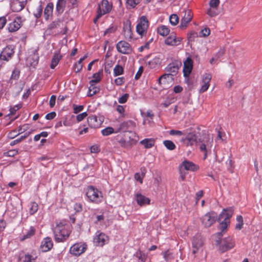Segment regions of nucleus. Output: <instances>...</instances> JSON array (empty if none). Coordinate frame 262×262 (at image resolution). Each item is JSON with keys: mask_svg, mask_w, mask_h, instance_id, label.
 Segmentation results:
<instances>
[{"mask_svg": "<svg viewBox=\"0 0 262 262\" xmlns=\"http://www.w3.org/2000/svg\"><path fill=\"white\" fill-rule=\"evenodd\" d=\"M141 1V0H126V3L127 7L129 8H134Z\"/></svg>", "mask_w": 262, "mask_h": 262, "instance_id": "42", "label": "nucleus"}, {"mask_svg": "<svg viewBox=\"0 0 262 262\" xmlns=\"http://www.w3.org/2000/svg\"><path fill=\"white\" fill-rule=\"evenodd\" d=\"M61 57L62 56L59 53H56L54 55L50 64L51 69H54L56 67L61 59Z\"/></svg>", "mask_w": 262, "mask_h": 262, "instance_id": "30", "label": "nucleus"}, {"mask_svg": "<svg viewBox=\"0 0 262 262\" xmlns=\"http://www.w3.org/2000/svg\"><path fill=\"white\" fill-rule=\"evenodd\" d=\"M163 255L165 261H169L173 260V254L169 250H167L163 252Z\"/></svg>", "mask_w": 262, "mask_h": 262, "instance_id": "46", "label": "nucleus"}, {"mask_svg": "<svg viewBox=\"0 0 262 262\" xmlns=\"http://www.w3.org/2000/svg\"><path fill=\"white\" fill-rule=\"evenodd\" d=\"M28 136V135H24V136H21L19 138H17V139H16V140L13 141L12 142H11V143H10V145H15L16 144H17L18 143L21 142L22 140H23L24 139L26 138Z\"/></svg>", "mask_w": 262, "mask_h": 262, "instance_id": "54", "label": "nucleus"}, {"mask_svg": "<svg viewBox=\"0 0 262 262\" xmlns=\"http://www.w3.org/2000/svg\"><path fill=\"white\" fill-rule=\"evenodd\" d=\"M124 69L121 66L116 65L114 69V75L117 76L123 74Z\"/></svg>", "mask_w": 262, "mask_h": 262, "instance_id": "41", "label": "nucleus"}, {"mask_svg": "<svg viewBox=\"0 0 262 262\" xmlns=\"http://www.w3.org/2000/svg\"><path fill=\"white\" fill-rule=\"evenodd\" d=\"M61 24H62V22H61L60 20H57V21H53L50 24V28L54 29V28H56L59 27H60Z\"/></svg>", "mask_w": 262, "mask_h": 262, "instance_id": "55", "label": "nucleus"}, {"mask_svg": "<svg viewBox=\"0 0 262 262\" xmlns=\"http://www.w3.org/2000/svg\"><path fill=\"white\" fill-rule=\"evenodd\" d=\"M19 134V133H17V130L14 129L9 133L8 136L10 139H13Z\"/></svg>", "mask_w": 262, "mask_h": 262, "instance_id": "61", "label": "nucleus"}, {"mask_svg": "<svg viewBox=\"0 0 262 262\" xmlns=\"http://www.w3.org/2000/svg\"><path fill=\"white\" fill-rule=\"evenodd\" d=\"M101 132L103 136H107L114 133L115 130L112 127H107L101 130Z\"/></svg>", "mask_w": 262, "mask_h": 262, "instance_id": "43", "label": "nucleus"}, {"mask_svg": "<svg viewBox=\"0 0 262 262\" xmlns=\"http://www.w3.org/2000/svg\"><path fill=\"white\" fill-rule=\"evenodd\" d=\"M87 121L89 125L92 128L99 127L101 124V121L95 115L90 116L87 119Z\"/></svg>", "mask_w": 262, "mask_h": 262, "instance_id": "24", "label": "nucleus"}, {"mask_svg": "<svg viewBox=\"0 0 262 262\" xmlns=\"http://www.w3.org/2000/svg\"><path fill=\"white\" fill-rule=\"evenodd\" d=\"M136 126V123L132 120H127L122 122L119 127V129L125 132L129 129L134 128Z\"/></svg>", "mask_w": 262, "mask_h": 262, "instance_id": "26", "label": "nucleus"}, {"mask_svg": "<svg viewBox=\"0 0 262 262\" xmlns=\"http://www.w3.org/2000/svg\"><path fill=\"white\" fill-rule=\"evenodd\" d=\"M20 27V24L18 20H14L9 24L8 29L10 32L17 31Z\"/></svg>", "mask_w": 262, "mask_h": 262, "instance_id": "31", "label": "nucleus"}, {"mask_svg": "<svg viewBox=\"0 0 262 262\" xmlns=\"http://www.w3.org/2000/svg\"><path fill=\"white\" fill-rule=\"evenodd\" d=\"M141 172H137L135 174L134 178L137 181L139 182L141 184L143 183V179L145 175L146 170L145 168L141 169Z\"/></svg>", "mask_w": 262, "mask_h": 262, "instance_id": "35", "label": "nucleus"}, {"mask_svg": "<svg viewBox=\"0 0 262 262\" xmlns=\"http://www.w3.org/2000/svg\"><path fill=\"white\" fill-rule=\"evenodd\" d=\"M219 245V250L224 252L233 248L235 245L234 240L230 236L223 238L220 242L217 241Z\"/></svg>", "mask_w": 262, "mask_h": 262, "instance_id": "4", "label": "nucleus"}, {"mask_svg": "<svg viewBox=\"0 0 262 262\" xmlns=\"http://www.w3.org/2000/svg\"><path fill=\"white\" fill-rule=\"evenodd\" d=\"M102 74V70H100L98 72L94 73L93 75V79L90 81V83H97L99 82L101 79Z\"/></svg>", "mask_w": 262, "mask_h": 262, "instance_id": "34", "label": "nucleus"}, {"mask_svg": "<svg viewBox=\"0 0 262 262\" xmlns=\"http://www.w3.org/2000/svg\"><path fill=\"white\" fill-rule=\"evenodd\" d=\"M220 4V0H210L209 7L206 11L207 14L211 17H214L220 14L219 6Z\"/></svg>", "mask_w": 262, "mask_h": 262, "instance_id": "8", "label": "nucleus"}, {"mask_svg": "<svg viewBox=\"0 0 262 262\" xmlns=\"http://www.w3.org/2000/svg\"><path fill=\"white\" fill-rule=\"evenodd\" d=\"M87 248V245L84 243L74 244L70 249V253L75 256H79L84 253Z\"/></svg>", "mask_w": 262, "mask_h": 262, "instance_id": "10", "label": "nucleus"}, {"mask_svg": "<svg viewBox=\"0 0 262 262\" xmlns=\"http://www.w3.org/2000/svg\"><path fill=\"white\" fill-rule=\"evenodd\" d=\"M88 114L86 112H83L81 114H78L76 117V119L78 122L82 121L86 116Z\"/></svg>", "mask_w": 262, "mask_h": 262, "instance_id": "58", "label": "nucleus"}, {"mask_svg": "<svg viewBox=\"0 0 262 262\" xmlns=\"http://www.w3.org/2000/svg\"><path fill=\"white\" fill-rule=\"evenodd\" d=\"M135 200L138 205L140 206H144L149 205L150 200L149 198L142 195L141 193H137L135 194Z\"/></svg>", "mask_w": 262, "mask_h": 262, "instance_id": "18", "label": "nucleus"}, {"mask_svg": "<svg viewBox=\"0 0 262 262\" xmlns=\"http://www.w3.org/2000/svg\"><path fill=\"white\" fill-rule=\"evenodd\" d=\"M217 216V213L214 212H208L202 217V224L205 227H209L215 222Z\"/></svg>", "mask_w": 262, "mask_h": 262, "instance_id": "9", "label": "nucleus"}, {"mask_svg": "<svg viewBox=\"0 0 262 262\" xmlns=\"http://www.w3.org/2000/svg\"><path fill=\"white\" fill-rule=\"evenodd\" d=\"M92 153H98L100 151L99 146L98 145H93L90 147Z\"/></svg>", "mask_w": 262, "mask_h": 262, "instance_id": "60", "label": "nucleus"}, {"mask_svg": "<svg viewBox=\"0 0 262 262\" xmlns=\"http://www.w3.org/2000/svg\"><path fill=\"white\" fill-rule=\"evenodd\" d=\"M19 71L18 70H14L11 75V79L16 80L19 78Z\"/></svg>", "mask_w": 262, "mask_h": 262, "instance_id": "59", "label": "nucleus"}, {"mask_svg": "<svg viewBox=\"0 0 262 262\" xmlns=\"http://www.w3.org/2000/svg\"><path fill=\"white\" fill-rule=\"evenodd\" d=\"M117 51L122 54H129L132 52V48L130 45L124 40L119 41L116 45Z\"/></svg>", "mask_w": 262, "mask_h": 262, "instance_id": "13", "label": "nucleus"}, {"mask_svg": "<svg viewBox=\"0 0 262 262\" xmlns=\"http://www.w3.org/2000/svg\"><path fill=\"white\" fill-rule=\"evenodd\" d=\"M155 142V140L152 138L145 139L140 142L141 144L144 145L146 148H150L154 146Z\"/></svg>", "mask_w": 262, "mask_h": 262, "instance_id": "33", "label": "nucleus"}, {"mask_svg": "<svg viewBox=\"0 0 262 262\" xmlns=\"http://www.w3.org/2000/svg\"><path fill=\"white\" fill-rule=\"evenodd\" d=\"M128 97L129 95L128 94H125L119 98L118 101L120 103H125L127 101Z\"/></svg>", "mask_w": 262, "mask_h": 262, "instance_id": "57", "label": "nucleus"}, {"mask_svg": "<svg viewBox=\"0 0 262 262\" xmlns=\"http://www.w3.org/2000/svg\"><path fill=\"white\" fill-rule=\"evenodd\" d=\"M66 5V0H57V2L56 6V11L59 14L62 13L64 10Z\"/></svg>", "mask_w": 262, "mask_h": 262, "instance_id": "32", "label": "nucleus"}, {"mask_svg": "<svg viewBox=\"0 0 262 262\" xmlns=\"http://www.w3.org/2000/svg\"><path fill=\"white\" fill-rule=\"evenodd\" d=\"M149 26V22L147 17L142 16L136 26V31L141 37L146 35L147 29Z\"/></svg>", "mask_w": 262, "mask_h": 262, "instance_id": "6", "label": "nucleus"}, {"mask_svg": "<svg viewBox=\"0 0 262 262\" xmlns=\"http://www.w3.org/2000/svg\"><path fill=\"white\" fill-rule=\"evenodd\" d=\"M53 232L55 240L57 242H63L69 237L70 230L69 229L68 225L59 222L54 228Z\"/></svg>", "mask_w": 262, "mask_h": 262, "instance_id": "1", "label": "nucleus"}, {"mask_svg": "<svg viewBox=\"0 0 262 262\" xmlns=\"http://www.w3.org/2000/svg\"><path fill=\"white\" fill-rule=\"evenodd\" d=\"M192 253L195 254L198 251L201 250L203 245V237L200 235H195L192 241Z\"/></svg>", "mask_w": 262, "mask_h": 262, "instance_id": "12", "label": "nucleus"}, {"mask_svg": "<svg viewBox=\"0 0 262 262\" xmlns=\"http://www.w3.org/2000/svg\"><path fill=\"white\" fill-rule=\"evenodd\" d=\"M39 56L37 50H34L32 55L29 56L27 61L28 64L31 66H35L38 64Z\"/></svg>", "mask_w": 262, "mask_h": 262, "instance_id": "25", "label": "nucleus"}, {"mask_svg": "<svg viewBox=\"0 0 262 262\" xmlns=\"http://www.w3.org/2000/svg\"><path fill=\"white\" fill-rule=\"evenodd\" d=\"M182 142L187 146H191L196 143V136L194 134H189L182 139Z\"/></svg>", "mask_w": 262, "mask_h": 262, "instance_id": "21", "label": "nucleus"}, {"mask_svg": "<svg viewBox=\"0 0 262 262\" xmlns=\"http://www.w3.org/2000/svg\"><path fill=\"white\" fill-rule=\"evenodd\" d=\"M74 208L76 212H80L82 210V206L80 203H75L74 205Z\"/></svg>", "mask_w": 262, "mask_h": 262, "instance_id": "64", "label": "nucleus"}, {"mask_svg": "<svg viewBox=\"0 0 262 262\" xmlns=\"http://www.w3.org/2000/svg\"><path fill=\"white\" fill-rule=\"evenodd\" d=\"M35 229L34 227H31L28 231L22 237H20L21 241H24L27 238H29L32 237L35 233Z\"/></svg>", "mask_w": 262, "mask_h": 262, "instance_id": "40", "label": "nucleus"}, {"mask_svg": "<svg viewBox=\"0 0 262 262\" xmlns=\"http://www.w3.org/2000/svg\"><path fill=\"white\" fill-rule=\"evenodd\" d=\"M233 208L230 207L227 209H224L222 213L218 217V221L220 222L219 229L221 232H224L230 223V218L233 213Z\"/></svg>", "mask_w": 262, "mask_h": 262, "instance_id": "2", "label": "nucleus"}, {"mask_svg": "<svg viewBox=\"0 0 262 262\" xmlns=\"http://www.w3.org/2000/svg\"><path fill=\"white\" fill-rule=\"evenodd\" d=\"M90 86L89 88V91L88 92V96H92L99 92V89L95 85V83H90Z\"/></svg>", "mask_w": 262, "mask_h": 262, "instance_id": "36", "label": "nucleus"}, {"mask_svg": "<svg viewBox=\"0 0 262 262\" xmlns=\"http://www.w3.org/2000/svg\"><path fill=\"white\" fill-rule=\"evenodd\" d=\"M170 32L169 28L165 26H161L158 28V33L163 36L167 35Z\"/></svg>", "mask_w": 262, "mask_h": 262, "instance_id": "38", "label": "nucleus"}, {"mask_svg": "<svg viewBox=\"0 0 262 262\" xmlns=\"http://www.w3.org/2000/svg\"><path fill=\"white\" fill-rule=\"evenodd\" d=\"M155 64L159 65L160 64V59L159 58L156 57L149 62V64L151 67L154 68Z\"/></svg>", "mask_w": 262, "mask_h": 262, "instance_id": "56", "label": "nucleus"}, {"mask_svg": "<svg viewBox=\"0 0 262 262\" xmlns=\"http://www.w3.org/2000/svg\"><path fill=\"white\" fill-rule=\"evenodd\" d=\"M180 168L182 169L184 168L186 170L190 171H196L199 169V166L193 163L192 162L185 160L180 166Z\"/></svg>", "mask_w": 262, "mask_h": 262, "instance_id": "20", "label": "nucleus"}, {"mask_svg": "<svg viewBox=\"0 0 262 262\" xmlns=\"http://www.w3.org/2000/svg\"><path fill=\"white\" fill-rule=\"evenodd\" d=\"M193 62L190 57H188L184 62L183 73L185 77H187L191 72Z\"/></svg>", "mask_w": 262, "mask_h": 262, "instance_id": "23", "label": "nucleus"}, {"mask_svg": "<svg viewBox=\"0 0 262 262\" xmlns=\"http://www.w3.org/2000/svg\"><path fill=\"white\" fill-rule=\"evenodd\" d=\"M86 195L90 201L96 204L100 203L103 199L101 191L92 186L88 187Z\"/></svg>", "mask_w": 262, "mask_h": 262, "instance_id": "3", "label": "nucleus"}, {"mask_svg": "<svg viewBox=\"0 0 262 262\" xmlns=\"http://www.w3.org/2000/svg\"><path fill=\"white\" fill-rule=\"evenodd\" d=\"M166 71L171 76L175 75L178 72L179 66L174 62L169 63L166 68Z\"/></svg>", "mask_w": 262, "mask_h": 262, "instance_id": "28", "label": "nucleus"}, {"mask_svg": "<svg viewBox=\"0 0 262 262\" xmlns=\"http://www.w3.org/2000/svg\"><path fill=\"white\" fill-rule=\"evenodd\" d=\"M213 143V138L209 135L204 136L203 141L200 144V149L201 151L204 152V159L207 156V152L210 150Z\"/></svg>", "mask_w": 262, "mask_h": 262, "instance_id": "7", "label": "nucleus"}, {"mask_svg": "<svg viewBox=\"0 0 262 262\" xmlns=\"http://www.w3.org/2000/svg\"><path fill=\"white\" fill-rule=\"evenodd\" d=\"M212 76L210 74L206 73L204 75L202 79L203 84L199 91L200 93H204L206 91L209 87L210 81L211 79Z\"/></svg>", "mask_w": 262, "mask_h": 262, "instance_id": "17", "label": "nucleus"}, {"mask_svg": "<svg viewBox=\"0 0 262 262\" xmlns=\"http://www.w3.org/2000/svg\"><path fill=\"white\" fill-rule=\"evenodd\" d=\"M164 146L169 150H172L176 148L174 143L170 140H165L163 142Z\"/></svg>", "mask_w": 262, "mask_h": 262, "instance_id": "44", "label": "nucleus"}, {"mask_svg": "<svg viewBox=\"0 0 262 262\" xmlns=\"http://www.w3.org/2000/svg\"><path fill=\"white\" fill-rule=\"evenodd\" d=\"M37 256L35 254H25L22 257L23 262H31L37 259Z\"/></svg>", "mask_w": 262, "mask_h": 262, "instance_id": "39", "label": "nucleus"}, {"mask_svg": "<svg viewBox=\"0 0 262 262\" xmlns=\"http://www.w3.org/2000/svg\"><path fill=\"white\" fill-rule=\"evenodd\" d=\"M112 5H110L107 0H102L101 3L98 5L97 14L94 21L95 23L102 15L109 13L112 9Z\"/></svg>", "mask_w": 262, "mask_h": 262, "instance_id": "5", "label": "nucleus"}, {"mask_svg": "<svg viewBox=\"0 0 262 262\" xmlns=\"http://www.w3.org/2000/svg\"><path fill=\"white\" fill-rule=\"evenodd\" d=\"M53 8L54 5L52 3H49L46 6L44 10V15L46 20H48L52 17Z\"/></svg>", "mask_w": 262, "mask_h": 262, "instance_id": "27", "label": "nucleus"}, {"mask_svg": "<svg viewBox=\"0 0 262 262\" xmlns=\"http://www.w3.org/2000/svg\"><path fill=\"white\" fill-rule=\"evenodd\" d=\"M210 34V30L209 28H205L202 29L199 33V36L201 37L208 36Z\"/></svg>", "mask_w": 262, "mask_h": 262, "instance_id": "49", "label": "nucleus"}, {"mask_svg": "<svg viewBox=\"0 0 262 262\" xmlns=\"http://www.w3.org/2000/svg\"><path fill=\"white\" fill-rule=\"evenodd\" d=\"M73 112L74 114H78V113L81 112L83 110V105H77L76 104H73Z\"/></svg>", "mask_w": 262, "mask_h": 262, "instance_id": "53", "label": "nucleus"}, {"mask_svg": "<svg viewBox=\"0 0 262 262\" xmlns=\"http://www.w3.org/2000/svg\"><path fill=\"white\" fill-rule=\"evenodd\" d=\"M129 141H128V140H127V139H125V138L124 137V138H121L118 141V142L122 147H126L129 145Z\"/></svg>", "mask_w": 262, "mask_h": 262, "instance_id": "52", "label": "nucleus"}, {"mask_svg": "<svg viewBox=\"0 0 262 262\" xmlns=\"http://www.w3.org/2000/svg\"><path fill=\"white\" fill-rule=\"evenodd\" d=\"M7 23V19L5 16L0 17V30L3 29Z\"/></svg>", "mask_w": 262, "mask_h": 262, "instance_id": "63", "label": "nucleus"}, {"mask_svg": "<svg viewBox=\"0 0 262 262\" xmlns=\"http://www.w3.org/2000/svg\"><path fill=\"white\" fill-rule=\"evenodd\" d=\"M38 209V204L34 202H31L30 204V207L29 209V212L30 214L33 215L37 212Z\"/></svg>", "mask_w": 262, "mask_h": 262, "instance_id": "45", "label": "nucleus"}, {"mask_svg": "<svg viewBox=\"0 0 262 262\" xmlns=\"http://www.w3.org/2000/svg\"><path fill=\"white\" fill-rule=\"evenodd\" d=\"M169 133L170 135H172V136L176 135V136H181L183 135V133L182 132H181L180 130H173V129L170 130L169 132Z\"/></svg>", "mask_w": 262, "mask_h": 262, "instance_id": "62", "label": "nucleus"}, {"mask_svg": "<svg viewBox=\"0 0 262 262\" xmlns=\"http://www.w3.org/2000/svg\"><path fill=\"white\" fill-rule=\"evenodd\" d=\"M53 242L50 237H47L45 238L41 242L40 248L43 252H47L51 249L53 247Z\"/></svg>", "mask_w": 262, "mask_h": 262, "instance_id": "22", "label": "nucleus"}, {"mask_svg": "<svg viewBox=\"0 0 262 262\" xmlns=\"http://www.w3.org/2000/svg\"><path fill=\"white\" fill-rule=\"evenodd\" d=\"M182 38L175 34H171L165 40V43L168 46H177L181 44Z\"/></svg>", "mask_w": 262, "mask_h": 262, "instance_id": "16", "label": "nucleus"}, {"mask_svg": "<svg viewBox=\"0 0 262 262\" xmlns=\"http://www.w3.org/2000/svg\"><path fill=\"white\" fill-rule=\"evenodd\" d=\"M124 36L126 39H132L133 36L132 31L131 29V23L130 22L126 23L124 25Z\"/></svg>", "mask_w": 262, "mask_h": 262, "instance_id": "29", "label": "nucleus"}, {"mask_svg": "<svg viewBox=\"0 0 262 262\" xmlns=\"http://www.w3.org/2000/svg\"><path fill=\"white\" fill-rule=\"evenodd\" d=\"M14 49L12 46H7L3 49L0 54V58L2 60L8 61L14 54Z\"/></svg>", "mask_w": 262, "mask_h": 262, "instance_id": "14", "label": "nucleus"}, {"mask_svg": "<svg viewBox=\"0 0 262 262\" xmlns=\"http://www.w3.org/2000/svg\"><path fill=\"white\" fill-rule=\"evenodd\" d=\"M42 12V8L41 5H39L36 7L34 15L36 18H38L41 16Z\"/></svg>", "mask_w": 262, "mask_h": 262, "instance_id": "50", "label": "nucleus"}, {"mask_svg": "<svg viewBox=\"0 0 262 262\" xmlns=\"http://www.w3.org/2000/svg\"><path fill=\"white\" fill-rule=\"evenodd\" d=\"M22 107L21 104H18L13 107L10 108V114L9 115H13L15 114L16 112L20 109Z\"/></svg>", "mask_w": 262, "mask_h": 262, "instance_id": "51", "label": "nucleus"}, {"mask_svg": "<svg viewBox=\"0 0 262 262\" xmlns=\"http://www.w3.org/2000/svg\"><path fill=\"white\" fill-rule=\"evenodd\" d=\"M198 37V33L195 31H191L187 35V39L189 42L194 41L195 39Z\"/></svg>", "mask_w": 262, "mask_h": 262, "instance_id": "47", "label": "nucleus"}, {"mask_svg": "<svg viewBox=\"0 0 262 262\" xmlns=\"http://www.w3.org/2000/svg\"><path fill=\"white\" fill-rule=\"evenodd\" d=\"M27 0H13L11 4L14 11L19 12L23 10L27 4Z\"/></svg>", "mask_w": 262, "mask_h": 262, "instance_id": "19", "label": "nucleus"}, {"mask_svg": "<svg viewBox=\"0 0 262 262\" xmlns=\"http://www.w3.org/2000/svg\"><path fill=\"white\" fill-rule=\"evenodd\" d=\"M169 21L173 26L177 25L179 22V17L178 15L174 14L171 15L169 17Z\"/></svg>", "mask_w": 262, "mask_h": 262, "instance_id": "48", "label": "nucleus"}, {"mask_svg": "<svg viewBox=\"0 0 262 262\" xmlns=\"http://www.w3.org/2000/svg\"><path fill=\"white\" fill-rule=\"evenodd\" d=\"M184 12L185 14L181 20V24L180 25V28L182 29H184L187 28L188 24L191 21L193 17V14L190 10L184 9Z\"/></svg>", "mask_w": 262, "mask_h": 262, "instance_id": "11", "label": "nucleus"}, {"mask_svg": "<svg viewBox=\"0 0 262 262\" xmlns=\"http://www.w3.org/2000/svg\"><path fill=\"white\" fill-rule=\"evenodd\" d=\"M124 137L125 138V139H127L128 141H129V144L135 143L137 141V140L135 139L136 137V134L134 132H129L126 133L124 135Z\"/></svg>", "mask_w": 262, "mask_h": 262, "instance_id": "37", "label": "nucleus"}, {"mask_svg": "<svg viewBox=\"0 0 262 262\" xmlns=\"http://www.w3.org/2000/svg\"><path fill=\"white\" fill-rule=\"evenodd\" d=\"M108 237L104 233L97 231L94 242L97 246H102L108 242Z\"/></svg>", "mask_w": 262, "mask_h": 262, "instance_id": "15", "label": "nucleus"}]
</instances>
